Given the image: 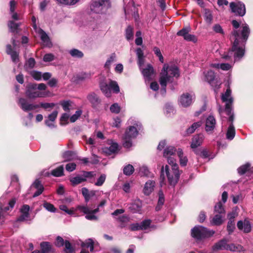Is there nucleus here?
Returning <instances> with one entry per match:
<instances>
[{"label": "nucleus", "instance_id": "obj_1", "mask_svg": "<svg viewBox=\"0 0 253 253\" xmlns=\"http://www.w3.org/2000/svg\"><path fill=\"white\" fill-rule=\"evenodd\" d=\"M175 152L176 149L172 146H168L164 149L163 156L167 159L168 163L171 168L170 169L169 167L166 165L161 169V177L165 173L169 184L172 186L177 183L180 175L178 166L175 159Z\"/></svg>", "mask_w": 253, "mask_h": 253}, {"label": "nucleus", "instance_id": "obj_2", "mask_svg": "<svg viewBox=\"0 0 253 253\" xmlns=\"http://www.w3.org/2000/svg\"><path fill=\"white\" fill-rule=\"evenodd\" d=\"M179 76L178 68L176 66L169 67L167 64H164L161 73L159 82L162 86V93L166 92V86L167 83H172L173 78H177Z\"/></svg>", "mask_w": 253, "mask_h": 253}, {"label": "nucleus", "instance_id": "obj_3", "mask_svg": "<svg viewBox=\"0 0 253 253\" xmlns=\"http://www.w3.org/2000/svg\"><path fill=\"white\" fill-rule=\"evenodd\" d=\"M215 232L212 230H208L202 226H196L191 230V235L194 238L201 240L212 236Z\"/></svg>", "mask_w": 253, "mask_h": 253}, {"label": "nucleus", "instance_id": "obj_4", "mask_svg": "<svg viewBox=\"0 0 253 253\" xmlns=\"http://www.w3.org/2000/svg\"><path fill=\"white\" fill-rule=\"evenodd\" d=\"M138 134V131L135 126H130L126 129L123 137V146L124 147L129 148L132 146L131 140L136 137Z\"/></svg>", "mask_w": 253, "mask_h": 253}, {"label": "nucleus", "instance_id": "obj_5", "mask_svg": "<svg viewBox=\"0 0 253 253\" xmlns=\"http://www.w3.org/2000/svg\"><path fill=\"white\" fill-rule=\"evenodd\" d=\"M25 94L27 97L30 99L45 97L47 96V93L45 91L39 90L36 84H29L27 86Z\"/></svg>", "mask_w": 253, "mask_h": 253}, {"label": "nucleus", "instance_id": "obj_6", "mask_svg": "<svg viewBox=\"0 0 253 253\" xmlns=\"http://www.w3.org/2000/svg\"><path fill=\"white\" fill-rule=\"evenodd\" d=\"M221 55L222 58L225 60H230L232 57L234 59V62L239 60L244 55V48H231L228 50L227 53L225 51Z\"/></svg>", "mask_w": 253, "mask_h": 253}, {"label": "nucleus", "instance_id": "obj_7", "mask_svg": "<svg viewBox=\"0 0 253 253\" xmlns=\"http://www.w3.org/2000/svg\"><path fill=\"white\" fill-rule=\"evenodd\" d=\"M110 6V0H92L90 6L91 11L95 13H101L104 8Z\"/></svg>", "mask_w": 253, "mask_h": 253}, {"label": "nucleus", "instance_id": "obj_8", "mask_svg": "<svg viewBox=\"0 0 253 253\" xmlns=\"http://www.w3.org/2000/svg\"><path fill=\"white\" fill-rule=\"evenodd\" d=\"M100 89L105 95L110 97L111 94V89H112L115 93H118L120 91V88L115 81H110L108 84L102 83L100 85Z\"/></svg>", "mask_w": 253, "mask_h": 253}, {"label": "nucleus", "instance_id": "obj_9", "mask_svg": "<svg viewBox=\"0 0 253 253\" xmlns=\"http://www.w3.org/2000/svg\"><path fill=\"white\" fill-rule=\"evenodd\" d=\"M99 207H97L94 210H91L87 206H79L77 209L84 214H86L85 217L89 220H97L98 217L95 215V213L99 211Z\"/></svg>", "mask_w": 253, "mask_h": 253}, {"label": "nucleus", "instance_id": "obj_10", "mask_svg": "<svg viewBox=\"0 0 253 253\" xmlns=\"http://www.w3.org/2000/svg\"><path fill=\"white\" fill-rule=\"evenodd\" d=\"M221 99L226 103L225 111L227 115L233 114L231 113V105L233 99L231 96V90L228 88L224 93L222 94Z\"/></svg>", "mask_w": 253, "mask_h": 253}, {"label": "nucleus", "instance_id": "obj_11", "mask_svg": "<svg viewBox=\"0 0 253 253\" xmlns=\"http://www.w3.org/2000/svg\"><path fill=\"white\" fill-rule=\"evenodd\" d=\"M231 12L236 15L243 16L246 13L245 5L242 2H232L230 3Z\"/></svg>", "mask_w": 253, "mask_h": 253}, {"label": "nucleus", "instance_id": "obj_12", "mask_svg": "<svg viewBox=\"0 0 253 253\" xmlns=\"http://www.w3.org/2000/svg\"><path fill=\"white\" fill-rule=\"evenodd\" d=\"M20 107L25 112L35 110L40 108L39 104L29 103L28 100L23 98H20L17 102Z\"/></svg>", "mask_w": 253, "mask_h": 253}, {"label": "nucleus", "instance_id": "obj_13", "mask_svg": "<svg viewBox=\"0 0 253 253\" xmlns=\"http://www.w3.org/2000/svg\"><path fill=\"white\" fill-rule=\"evenodd\" d=\"M191 30V29L189 26L183 28L177 33V35L182 37L187 41L195 42L197 39L195 35L190 34Z\"/></svg>", "mask_w": 253, "mask_h": 253}, {"label": "nucleus", "instance_id": "obj_14", "mask_svg": "<svg viewBox=\"0 0 253 253\" xmlns=\"http://www.w3.org/2000/svg\"><path fill=\"white\" fill-rule=\"evenodd\" d=\"M195 99L194 94L192 92L183 93L179 99V104L184 107L189 106Z\"/></svg>", "mask_w": 253, "mask_h": 253}, {"label": "nucleus", "instance_id": "obj_15", "mask_svg": "<svg viewBox=\"0 0 253 253\" xmlns=\"http://www.w3.org/2000/svg\"><path fill=\"white\" fill-rule=\"evenodd\" d=\"M229 116L228 122L230 123L226 133V138L229 140H232L235 135V129L233 125L234 120L233 114L228 115Z\"/></svg>", "mask_w": 253, "mask_h": 253}, {"label": "nucleus", "instance_id": "obj_16", "mask_svg": "<svg viewBox=\"0 0 253 253\" xmlns=\"http://www.w3.org/2000/svg\"><path fill=\"white\" fill-rule=\"evenodd\" d=\"M17 5V2L15 0H11L9 3V14L12 19L14 20H18L20 17L18 14L15 12Z\"/></svg>", "mask_w": 253, "mask_h": 253}, {"label": "nucleus", "instance_id": "obj_17", "mask_svg": "<svg viewBox=\"0 0 253 253\" xmlns=\"http://www.w3.org/2000/svg\"><path fill=\"white\" fill-rule=\"evenodd\" d=\"M238 228L245 233H249L251 231V225L250 221L245 219L244 220H240L237 224Z\"/></svg>", "mask_w": 253, "mask_h": 253}, {"label": "nucleus", "instance_id": "obj_18", "mask_svg": "<svg viewBox=\"0 0 253 253\" xmlns=\"http://www.w3.org/2000/svg\"><path fill=\"white\" fill-rule=\"evenodd\" d=\"M30 207L27 205H25L22 206L20 210L21 215L17 218V221H27L29 218V211Z\"/></svg>", "mask_w": 253, "mask_h": 253}, {"label": "nucleus", "instance_id": "obj_19", "mask_svg": "<svg viewBox=\"0 0 253 253\" xmlns=\"http://www.w3.org/2000/svg\"><path fill=\"white\" fill-rule=\"evenodd\" d=\"M41 37L43 44L48 47L51 46V42L47 35L41 28L36 31Z\"/></svg>", "mask_w": 253, "mask_h": 253}, {"label": "nucleus", "instance_id": "obj_20", "mask_svg": "<svg viewBox=\"0 0 253 253\" xmlns=\"http://www.w3.org/2000/svg\"><path fill=\"white\" fill-rule=\"evenodd\" d=\"M204 139V136L202 134H199L197 135H195L192 138L191 147L192 149H195L197 148L198 146H200L202 143L203 140Z\"/></svg>", "mask_w": 253, "mask_h": 253}, {"label": "nucleus", "instance_id": "obj_21", "mask_svg": "<svg viewBox=\"0 0 253 253\" xmlns=\"http://www.w3.org/2000/svg\"><path fill=\"white\" fill-rule=\"evenodd\" d=\"M155 186V182L149 180L144 184L143 192L145 195H149L154 190Z\"/></svg>", "mask_w": 253, "mask_h": 253}, {"label": "nucleus", "instance_id": "obj_22", "mask_svg": "<svg viewBox=\"0 0 253 253\" xmlns=\"http://www.w3.org/2000/svg\"><path fill=\"white\" fill-rule=\"evenodd\" d=\"M215 120L212 116H209L206 122V130L207 132L211 131L215 127Z\"/></svg>", "mask_w": 253, "mask_h": 253}, {"label": "nucleus", "instance_id": "obj_23", "mask_svg": "<svg viewBox=\"0 0 253 253\" xmlns=\"http://www.w3.org/2000/svg\"><path fill=\"white\" fill-rule=\"evenodd\" d=\"M32 188H35L37 189V191L34 194L33 197H36L41 195L43 191L44 188L42 185L41 182L36 180L32 185Z\"/></svg>", "mask_w": 253, "mask_h": 253}, {"label": "nucleus", "instance_id": "obj_24", "mask_svg": "<svg viewBox=\"0 0 253 253\" xmlns=\"http://www.w3.org/2000/svg\"><path fill=\"white\" fill-rule=\"evenodd\" d=\"M142 207V203L139 199L135 200L130 205L129 209L133 212H139L141 211Z\"/></svg>", "mask_w": 253, "mask_h": 253}, {"label": "nucleus", "instance_id": "obj_25", "mask_svg": "<svg viewBox=\"0 0 253 253\" xmlns=\"http://www.w3.org/2000/svg\"><path fill=\"white\" fill-rule=\"evenodd\" d=\"M227 241L225 239H223L215 244L212 246V249L213 251L227 250Z\"/></svg>", "mask_w": 253, "mask_h": 253}, {"label": "nucleus", "instance_id": "obj_26", "mask_svg": "<svg viewBox=\"0 0 253 253\" xmlns=\"http://www.w3.org/2000/svg\"><path fill=\"white\" fill-rule=\"evenodd\" d=\"M15 203H16V199H12L9 202V203H8L9 206L5 207L4 208H3V207H2V205L1 204H0V219L3 216V212H5V211L9 210L10 209H12L13 208Z\"/></svg>", "mask_w": 253, "mask_h": 253}, {"label": "nucleus", "instance_id": "obj_27", "mask_svg": "<svg viewBox=\"0 0 253 253\" xmlns=\"http://www.w3.org/2000/svg\"><path fill=\"white\" fill-rule=\"evenodd\" d=\"M15 49V48H7L6 52L10 55L12 61L14 63H17L19 61V54Z\"/></svg>", "mask_w": 253, "mask_h": 253}, {"label": "nucleus", "instance_id": "obj_28", "mask_svg": "<svg viewBox=\"0 0 253 253\" xmlns=\"http://www.w3.org/2000/svg\"><path fill=\"white\" fill-rule=\"evenodd\" d=\"M42 251H35L32 253H48L51 250V246L48 242H42L41 244Z\"/></svg>", "mask_w": 253, "mask_h": 253}, {"label": "nucleus", "instance_id": "obj_29", "mask_svg": "<svg viewBox=\"0 0 253 253\" xmlns=\"http://www.w3.org/2000/svg\"><path fill=\"white\" fill-rule=\"evenodd\" d=\"M142 73L146 79L149 80L152 74L153 73L152 66L150 64L147 65V67L142 70Z\"/></svg>", "mask_w": 253, "mask_h": 253}, {"label": "nucleus", "instance_id": "obj_30", "mask_svg": "<svg viewBox=\"0 0 253 253\" xmlns=\"http://www.w3.org/2000/svg\"><path fill=\"white\" fill-rule=\"evenodd\" d=\"M118 148V145L117 143L113 142L109 147H105L103 149V152L110 155L116 152Z\"/></svg>", "mask_w": 253, "mask_h": 253}, {"label": "nucleus", "instance_id": "obj_31", "mask_svg": "<svg viewBox=\"0 0 253 253\" xmlns=\"http://www.w3.org/2000/svg\"><path fill=\"white\" fill-rule=\"evenodd\" d=\"M177 153L179 158L180 165L181 166H185L187 165L188 159L186 156H184L182 149H178Z\"/></svg>", "mask_w": 253, "mask_h": 253}, {"label": "nucleus", "instance_id": "obj_32", "mask_svg": "<svg viewBox=\"0 0 253 253\" xmlns=\"http://www.w3.org/2000/svg\"><path fill=\"white\" fill-rule=\"evenodd\" d=\"M250 32L249 26L247 24H243L241 35L243 41H246L247 40Z\"/></svg>", "mask_w": 253, "mask_h": 253}, {"label": "nucleus", "instance_id": "obj_33", "mask_svg": "<svg viewBox=\"0 0 253 253\" xmlns=\"http://www.w3.org/2000/svg\"><path fill=\"white\" fill-rule=\"evenodd\" d=\"M94 242L91 239H88L84 242L82 244V247L89 248L90 252H93L94 250Z\"/></svg>", "mask_w": 253, "mask_h": 253}, {"label": "nucleus", "instance_id": "obj_34", "mask_svg": "<svg viewBox=\"0 0 253 253\" xmlns=\"http://www.w3.org/2000/svg\"><path fill=\"white\" fill-rule=\"evenodd\" d=\"M227 250H230L232 252H241L243 251V247L241 245L236 246L233 244L230 245L227 244Z\"/></svg>", "mask_w": 253, "mask_h": 253}, {"label": "nucleus", "instance_id": "obj_35", "mask_svg": "<svg viewBox=\"0 0 253 253\" xmlns=\"http://www.w3.org/2000/svg\"><path fill=\"white\" fill-rule=\"evenodd\" d=\"M61 105L65 111H69L73 109V103L70 101H64L61 103Z\"/></svg>", "mask_w": 253, "mask_h": 253}, {"label": "nucleus", "instance_id": "obj_36", "mask_svg": "<svg viewBox=\"0 0 253 253\" xmlns=\"http://www.w3.org/2000/svg\"><path fill=\"white\" fill-rule=\"evenodd\" d=\"M232 35L234 39L233 47H238L239 40L240 39V35L238 31L236 30H235L233 31Z\"/></svg>", "mask_w": 253, "mask_h": 253}, {"label": "nucleus", "instance_id": "obj_37", "mask_svg": "<svg viewBox=\"0 0 253 253\" xmlns=\"http://www.w3.org/2000/svg\"><path fill=\"white\" fill-rule=\"evenodd\" d=\"M64 169L62 166H61L51 171V174L56 177L61 176L63 174Z\"/></svg>", "mask_w": 253, "mask_h": 253}, {"label": "nucleus", "instance_id": "obj_38", "mask_svg": "<svg viewBox=\"0 0 253 253\" xmlns=\"http://www.w3.org/2000/svg\"><path fill=\"white\" fill-rule=\"evenodd\" d=\"M222 214H216L212 219L211 223L213 225H218L222 222Z\"/></svg>", "mask_w": 253, "mask_h": 253}, {"label": "nucleus", "instance_id": "obj_39", "mask_svg": "<svg viewBox=\"0 0 253 253\" xmlns=\"http://www.w3.org/2000/svg\"><path fill=\"white\" fill-rule=\"evenodd\" d=\"M159 198L158 202V205L156 207V210L157 211H159L161 210V207L164 204L165 202V198L164 195L162 191H160L159 193Z\"/></svg>", "mask_w": 253, "mask_h": 253}, {"label": "nucleus", "instance_id": "obj_40", "mask_svg": "<svg viewBox=\"0 0 253 253\" xmlns=\"http://www.w3.org/2000/svg\"><path fill=\"white\" fill-rule=\"evenodd\" d=\"M86 180L85 177L78 176L73 177L71 179L70 181L73 185H77Z\"/></svg>", "mask_w": 253, "mask_h": 253}, {"label": "nucleus", "instance_id": "obj_41", "mask_svg": "<svg viewBox=\"0 0 253 253\" xmlns=\"http://www.w3.org/2000/svg\"><path fill=\"white\" fill-rule=\"evenodd\" d=\"M201 124L202 123L201 122L194 123L187 129V133L188 134H191L193 133L197 128L201 126Z\"/></svg>", "mask_w": 253, "mask_h": 253}, {"label": "nucleus", "instance_id": "obj_42", "mask_svg": "<svg viewBox=\"0 0 253 253\" xmlns=\"http://www.w3.org/2000/svg\"><path fill=\"white\" fill-rule=\"evenodd\" d=\"M136 52L138 58V64L140 68H141V66L144 63L143 53L141 48H137Z\"/></svg>", "mask_w": 253, "mask_h": 253}, {"label": "nucleus", "instance_id": "obj_43", "mask_svg": "<svg viewBox=\"0 0 253 253\" xmlns=\"http://www.w3.org/2000/svg\"><path fill=\"white\" fill-rule=\"evenodd\" d=\"M205 19L206 22L209 24H211L212 21V15L210 10L206 9L205 10Z\"/></svg>", "mask_w": 253, "mask_h": 253}, {"label": "nucleus", "instance_id": "obj_44", "mask_svg": "<svg viewBox=\"0 0 253 253\" xmlns=\"http://www.w3.org/2000/svg\"><path fill=\"white\" fill-rule=\"evenodd\" d=\"M126 37L127 40H132L133 39V28L130 26H128L126 30Z\"/></svg>", "mask_w": 253, "mask_h": 253}, {"label": "nucleus", "instance_id": "obj_45", "mask_svg": "<svg viewBox=\"0 0 253 253\" xmlns=\"http://www.w3.org/2000/svg\"><path fill=\"white\" fill-rule=\"evenodd\" d=\"M59 3L67 5H72L77 3L80 0H56Z\"/></svg>", "mask_w": 253, "mask_h": 253}, {"label": "nucleus", "instance_id": "obj_46", "mask_svg": "<svg viewBox=\"0 0 253 253\" xmlns=\"http://www.w3.org/2000/svg\"><path fill=\"white\" fill-rule=\"evenodd\" d=\"M115 61H116V55L115 53H113L106 62L104 65L106 69H109L111 64Z\"/></svg>", "mask_w": 253, "mask_h": 253}, {"label": "nucleus", "instance_id": "obj_47", "mask_svg": "<svg viewBox=\"0 0 253 253\" xmlns=\"http://www.w3.org/2000/svg\"><path fill=\"white\" fill-rule=\"evenodd\" d=\"M30 75L36 80L40 81L42 79V73L37 71H32L30 73Z\"/></svg>", "mask_w": 253, "mask_h": 253}, {"label": "nucleus", "instance_id": "obj_48", "mask_svg": "<svg viewBox=\"0 0 253 253\" xmlns=\"http://www.w3.org/2000/svg\"><path fill=\"white\" fill-rule=\"evenodd\" d=\"M8 26L10 29L11 32L14 33L16 32L18 29L19 25L13 21H9L8 23Z\"/></svg>", "mask_w": 253, "mask_h": 253}, {"label": "nucleus", "instance_id": "obj_49", "mask_svg": "<svg viewBox=\"0 0 253 253\" xmlns=\"http://www.w3.org/2000/svg\"><path fill=\"white\" fill-rule=\"evenodd\" d=\"M133 167L131 165L126 166L124 169V173L126 175H130L134 171Z\"/></svg>", "mask_w": 253, "mask_h": 253}, {"label": "nucleus", "instance_id": "obj_50", "mask_svg": "<svg viewBox=\"0 0 253 253\" xmlns=\"http://www.w3.org/2000/svg\"><path fill=\"white\" fill-rule=\"evenodd\" d=\"M214 211L215 212L220 214L224 213V209L222 204L221 202H219L214 207Z\"/></svg>", "mask_w": 253, "mask_h": 253}, {"label": "nucleus", "instance_id": "obj_51", "mask_svg": "<svg viewBox=\"0 0 253 253\" xmlns=\"http://www.w3.org/2000/svg\"><path fill=\"white\" fill-rule=\"evenodd\" d=\"M70 53L72 56L78 58L82 57L84 55L82 52L75 48L71 50L70 51Z\"/></svg>", "mask_w": 253, "mask_h": 253}, {"label": "nucleus", "instance_id": "obj_52", "mask_svg": "<svg viewBox=\"0 0 253 253\" xmlns=\"http://www.w3.org/2000/svg\"><path fill=\"white\" fill-rule=\"evenodd\" d=\"M87 99L90 103L93 105L97 104L98 101V98L97 95L94 93H91L88 95L87 96Z\"/></svg>", "mask_w": 253, "mask_h": 253}, {"label": "nucleus", "instance_id": "obj_53", "mask_svg": "<svg viewBox=\"0 0 253 253\" xmlns=\"http://www.w3.org/2000/svg\"><path fill=\"white\" fill-rule=\"evenodd\" d=\"M82 114V110H78L70 118V120L71 123H74L81 116V115Z\"/></svg>", "mask_w": 253, "mask_h": 253}, {"label": "nucleus", "instance_id": "obj_54", "mask_svg": "<svg viewBox=\"0 0 253 253\" xmlns=\"http://www.w3.org/2000/svg\"><path fill=\"white\" fill-rule=\"evenodd\" d=\"M43 206L47 211L50 212H54L56 210L52 204L48 202H44L43 204Z\"/></svg>", "mask_w": 253, "mask_h": 253}, {"label": "nucleus", "instance_id": "obj_55", "mask_svg": "<svg viewBox=\"0 0 253 253\" xmlns=\"http://www.w3.org/2000/svg\"><path fill=\"white\" fill-rule=\"evenodd\" d=\"M206 79L209 83L212 82L214 79V73L213 71L210 70L205 75Z\"/></svg>", "mask_w": 253, "mask_h": 253}, {"label": "nucleus", "instance_id": "obj_56", "mask_svg": "<svg viewBox=\"0 0 253 253\" xmlns=\"http://www.w3.org/2000/svg\"><path fill=\"white\" fill-rule=\"evenodd\" d=\"M65 252L66 253H73L74 252V249L73 247H72L70 243L68 241H66L65 242Z\"/></svg>", "mask_w": 253, "mask_h": 253}, {"label": "nucleus", "instance_id": "obj_57", "mask_svg": "<svg viewBox=\"0 0 253 253\" xmlns=\"http://www.w3.org/2000/svg\"><path fill=\"white\" fill-rule=\"evenodd\" d=\"M106 179V175L102 174L97 179V181L95 183L96 186H100L103 185Z\"/></svg>", "mask_w": 253, "mask_h": 253}, {"label": "nucleus", "instance_id": "obj_58", "mask_svg": "<svg viewBox=\"0 0 253 253\" xmlns=\"http://www.w3.org/2000/svg\"><path fill=\"white\" fill-rule=\"evenodd\" d=\"M139 173L141 176H148L149 175V171L146 166H142L140 168Z\"/></svg>", "mask_w": 253, "mask_h": 253}, {"label": "nucleus", "instance_id": "obj_59", "mask_svg": "<svg viewBox=\"0 0 253 253\" xmlns=\"http://www.w3.org/2000/svg\"><path fill=\"white\" fill-rule=\"evenodd\" d=\"M249 167L250 165L248 164L241 166L238 169L239 173L240 174H244L248 170Z\"/></svg>", "mask_w": 253, "mask_h": 253}, {"label": "nucleus", "instance_id": "obj_60", "mask_svg": "<svg viewBox=\"0 0 253 253\" xmlns=\"http://www.w3.org/2000/svg\"><path fill=\"white\" fill-rule=\"evenodd\" d=\"M151 221L149 219H146L143 221L140 224V227L141 230L146 229L150 225Z\"/></svg>", "mask_w": 253, "mask_h": 253}, {"label": "nucleus", "instance_id": "obj_61", "mask_svg": "<svg viewBox=\"0 0 253 253\" xmlns=\"http://www.w3.org/2000/svg\"><path fill=\"white\" fill-rule=\"evenodd\" d=\"M110 111L112 113H119L120 111V107L117 103H114L111 106Z\"/></svg>", "mask_w": 253, "mask_h": 253}, {"label": "nucleus", "instance_id": "obj_62", "mask_svg": "<svg viewBox=\"0 0 253 253\" xmlns=\"http://www.w3.org/2000/svg\"><path fill=\"white\" fill-rule=\"evenodd\" d=\"M141 33L140 31H137L136 33V39H135V43L137 45H140L142 43V39L141 37Z\"/></svg>", "mask_w": 253, "mask_h": 253}, {"label": "nucleus", "instance_id": "obj_63", "mask_svg": "<svg viewBox=\"0 0 253 253\" xmlns=\"http://www.w3.org/2000/svg\"><path fill=\"white\" fill-rule=\"evenodd\" d=\"M60 209L63 211H64L67 213L70 214V215H73L74 213V211L73 209L69 210L67 208V207L64 205H61L60 206Z\"/></svg>", "mask_w": 253, "mask_h": 253}, {"label": "nucleus", "instance_id": "obj_64", "mask_svg": "<svg viewBox=\"0 0 253 253\" xmlns=\"http://www.w3.org/2000/svg\"><path fill=\"white\" fill-rule=\"evenodd\" d=\"M213 30L216 33H219L221 34H224L223 30L222 29L221 26L219 24H217L214 25L213 26Z\"/></svg>", "mask_w": 253, "mask_h": 253}]
</instances>
